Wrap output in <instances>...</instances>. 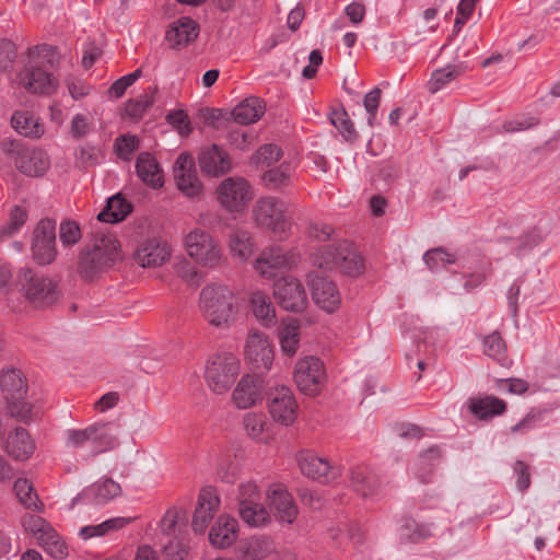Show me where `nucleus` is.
Masks as SVG:
<instances>
[{"label":"nucleus","instance_id":"obj_55","mask_svg":"<svg viewBox=\"0 0 560 560\" xmlns=\"http://www.w3.org/2000/svg\"><path fill=\"white\" fill-rule=\"evenodd\" d=\"M330 122L334 125L336 129L342 135L346 140H350L354 136L353 126L348 118L346 110L343 109H335L330 113L329 116Z\"/></svg>","mask_w":560,"mask_h":560},{"label":"nucleus","instance_id":"obj_14","mask_svg":"<svg viewBox=\"0 0 560 560\" xmlns=\"http://www.w3.org/2000/svg\"><path fill=\"white\" fill-rule=\"evenodd\" d=\"M296 462L304 476L322 483L335 482L341 476L338 465L331 464L326 457L318 456L310 450L299 452Z\"/></svg>","mask_w":560,"mask_h":560},{"label":"nucleus","instance_id":"obj_15","mask_svg":"<svg viewBox=\"0 0 560 560\" xmlns=\"http://www.w3.org/2000/svg\"><path fill=\"white\" fill-rule=\"evenodd\" d=\"M264 378L257 374H244L231 393V401L236 409L246 410L255 407L264 399Z\"/></svg>","mask_w":560,"mask_h":560},{"label":"nucleus","instance_id":"obj_5","mask_svg":"<svg viewBox=\"0 0 560 560\" xmlns=\"http://www.w3.org/2000/svg\"><path fill=\"white\" fill-rule=\"evenodd\" d=\"M240 358L231 351H219L208 357L203 378L209 390L215 395H224L235 384L241 374Z\"/></svg>","mask_w":560,"mask_h":560},{"label":"nucleus","instance_id":"obj_58","mask_svg":"<svg viewBox=\"0 0 560 560\" xmlns=\"http://www.w3.org/2000/svg\"><path fill=\"white\" fill-rule=\"evenodd\" d=\"M59 238L65 246L77 244L81 238L79 225L73 221H62L59 228Z\"/></svg>","mask_w":560,"mask_h":560},{"label":"nucleus","instance_id":"obj_4","mask_svg":"<svg viewBox=\"0 0 560 560\" xmlns=\"http://www.w3.org/2000/svg\"><path fill=\"white\" fill-rule=\"evenodd\" d=\"M311 259L315 266L322 269H337L350 277H358L364 270V260L361 254L348 241L322 245L312 254Z\"/></svg>","mask_w":560,"mask_h":560},{"label":"nucleus","instance_id":"obj_44","mask_svg":"<svg viewBox=\"0 0 560 560\" xmlns=\"http://www.w3.org/2000/svg\"><path fill=\"white\" fill-rule=\"evenodd\" d=\"M130 520L126 517H113L108 518L96 525H88L80 528L79 535L83 539H90L93 537H101L118 530L129 524Z\"/></svg>","mask_w":560,"mask_h":560},{"label":"nucleus","instance_id":"obj_61","mask_svg":"<svg viewBox=\"0 0 560 560\" xmlns=\"http://www.w3.org/2000/svg\"><path fill=\"white\" fill-rule=\"evenodd\" d=\"M141 74L142 71L137 69L129 74L122 75L112 84L109 93L116 98L121 97L126 90L131 86L141 77Z\"/></svg>","mask_w":560,"mask_h":560},{"label":"nucleus","instance_id":"obj_30","mask_svg":"<svg viewBox=\"0 0 560 560\" xmlns=\"http://www.w3.org/2000/svg\"><path fill=\"white\" fill-rule=\"evenodd\" d=\"M3 450L13 459L24 462L33 455L35 442L25 429L16 428L9 433Z\"/></svg>","mask_w":560,"mask_h":560},{"label":"nucleus","instance_id":"obj_49","mask_svg":"<svg viewBox=\"0 0 560 560\" xmlns=\"http://www.w3.org/2000/svg\"><path fill=\"white\" fill-rule=\"evenodd\" d=\"M423 260L431 270H436L450 264H454L456 259L453 254L446 252L444 248L438 247L427 250L423 255Z\"/></svg>","mask_w":560,"mask_h":560},{"label":"nucleus","instance_id":"obj_59","mask_svg":"<svg viewBox=\"0 0 560 560\" xmlns=\"http://www.w3.org/2000/svg\"><path fill=\"white\" fill-rule=\"evenodd\" d=\"M65 84L68 89L70 96L74 101H79L88 96L92 91V86L86 81L74 77L67 78L65 80Z\"/></svg>","mask_w":560,"mask_h":560},{"label":"nucleus","instance_id":"obj_53","mask_svg":"<svg viewBox=\"0 0 560 560\" xmlns=\"http://www.w3.org/2000/svg\"><path fill=\"white\" fill-rule=\"evenodd\" d=\"M26 211L22 207L15 206L10 212V220L8 224L0 229V241L16 233L26 222Z\"/></svg>","mask_w":560,"mask_h":560},{"label":"nucleus","instance_id":"obj_10","mask_svg":"<svg viewBox=\"0 0 560 560\" xmlns=\"http://www.w3.org/2000/svg\"><path fill=\"white\" fill-rule=\"evenodd\" d=\"M184 245L187 255L202 267L215 268L224 258L219 243L210 233L201 229L190 231L185 236Z\"/></svg>","mask_w":560,"mask_h":560},{"label":"nucleus","instance_id":"obj_13","mask_svg":"<svg viewBox=\"0 0 560 560\" xmlns=\"http://www.w3.org/2000/svg\"><path fill=\"white\" fill-rule=\"evenodd\" d=\"M217 199L229 212H241L253 199L252 187L243 177H226L217 188Z\"/></svg>","mask_w":560,"mask_h":560},{"label":"nucleus","instance_id":"obj_19","mask_svg":"<svg viewBox=\"0 0 560 560\" xmlns=\"http://www.w3.org/2000/svg\"><path fill=\"white\" fill-rule=\"evenodd\" d=\"M273 295L279 305L287 311H303L307 303L303 285L291 276L281 277L275 282Z\"/></svg>","mask_w":560,"mask_h":560},{"label":"nucleus","instance_id":"obj_41","mask_svg":"<svg viewBox=\"0 0 560 560\" xmlns=\"http://www.w3.org/2000/svg\"><path fill=\"white\" fill-rule=\"evenodd\" d=\"M131 203L120 194L107 199L106 207L97 214V219L105 223H118L131 212Z\"/></svg>","mask_w":560,"mask_h":560},{"label":"nucleus","instance_id":"obj_1","mask_svg":"<svg viewBox=\"0 0 560 560\" xmlns=\"http://www.w3.org/2000/svg\"><path fill=\"white\" fill-rule=\"evenodd\" d=\"M31 62L19 73V84L31 93L49 95L58 88V80L49 72L57 67L59 54L50 45L37 46L30 52Z\"/></svg>","mask_w":560,"mask_h":560},{"label":"nucleus","instance_id":"obj_7","mask_svg":"<svg viewBox=\"0 0 560 560\" xmlns=\"http://www.w3.org/2000/svg\"><path fill=\"white\" fill-rule=\"evenodd\" d=\"M121 259L118 240L114 234H102L94 238L92 247L81 258V272L85 278L112 267Z\"/></svg>","mask_w":560,"mask_h":560},{"label":"nucleus","instance_id":"obj_32","mask_svg":"<svg viewBox=\"0 0 560 560\" xmlns=\"http://www.w3.org/2000/svg\"><path fill=\"white\" fill-rule=\"evenodd\" d=\"M198 30V24L192 19L180 18L170 25L166 40L172 48L186 46L197 38Z\"/></svg>","mask_w":560,"mask_h":560},{"label":"nucleus","instance_id":"obj_50","mask_svg":"<svg viewBox=\"0 0 560 560\" xmlns=\"http://www.w3.org/2000/svg\"><path fill=\"white\" fill-rule=\"evenodd\" d=\"M14 491L19 501L28 509H36L38 503L37 494L30 481L25 478H19L14 482Z\"/></svg>","mask_w":560,"mask_h":560},{"label":"nucleus","instance_id":"obj_37","mask_svg":"<svg viewBox=\"0 0 560 560\" xmlns=\"http://www.w3.org/2000/svg\"><path fill=\"white\" fill-rule=\"evenodd\" d=\"M11 126L18 133L28 138H40L45 132L39 118L28 110L15 112L11 117Z\"/></svg>","mask_w":560,"mask_h":560},{"label":"nucleus","instance_id":"obj_21","mask_svg":"<svg viewBox=\"0 0 560 560\" xmlns=\"http://www.w3.org/2000/svg\"><path fill=\"white\" fill-rule=\"evenodd\" d=\"M198 163L201 172L212 177L222 176L232 168L230 154L218 144L203 145L198 154Z\"/></svg>","mask_w":560,"mask_h":560},{"label":"nucleus","instance_id":"obj_63","mask_svg":"<svg viewBox=\"0 0 560 560\" xmlns=\"http://www.w3.org/2000/svg\"><path fill=\"white\" fill-rule=\"evenodd\" d=\"M380 101L381 90L378 88H374L364 96L363 105L368 113V122L370 126H373L376 119V113L380 105Z\"/></svg>","mask_w":560,"mask_h":560},{"label":"nucleus","instance_id":"obj_9","mask_svg":"<svg viewBox=\"0 0 560 560\" xmlns=\"http://www.w3.org/2000/svg\"><path fill=\"white\" fill-rule=\"evenodd\" d=\"M19 283L25 299L36 307H44L57 301V283L49 277L30 268L21 269Z\"/></svg>","mask_w":560,"mask_h":560},{"label":"nucleus","instance_id":"obj_46","mask_svg":"<svg viewBox=\"0 0 560 560\" xmlns=\"http://www.w3.org/2000/svg\"><path fill=\"white\" fill-rule=\"evenodd\" d=\"M238 509L242 520L249 526L259 527L266 525L270 521V514L261 500Z\"/></svg>","mask_w":560,"mask_h":560},{"label":"nucleus","instance_id":"obj_31","mask_svg":"<svg viewBox=\"0 0 560 560\" xmlns=\"http://www.w3.org/2000/svg\"><path fill=\"white\" fill-rule=\"evenodd\" d=\"M220 505V499L211 489H205L199 494L191 526L196 533H203Z\"/></svg>","mask_w":560,"mask_h":560},{"label":"nucleus","instance_id":"obj_51","mask_svg":"<svg viewBox=\"0 0 560 560\" xmlns=\"http://www.w3.org/2000/svg\"><path fill=\"white\" fill-rule=\"evenodd\" d=\"M540 241V232L536 229H533L520 237L512 240L511 249L520 256L538 245Z\"/></svg>","mask_w":560,"mask_h":560},{"label":"nucleus","instance_id":"obj_42","mask_svg":"<svg viewBox=\"0 0 560 560\" xmlns=\"http://www.w3.org/2000/svg\"><path fill=\"white\" fill-rule=\"evenodd\" d=\"M293 171L292 164L283 161L280 165L267 170L262 175V182L270 189L284 187L289 185Z\"/></svg>","mask_w":560,"mask_h":560},{"label":"nucleus","instance_id":"obj_27","mask_svg":"<svg viewBox=\"0 0 560 560\" xmlns=\"http://www.w3.org/2000/svg\"><path fill=\"white\" fill-rule=\"evenodd\" d=\"M238 537V522L230 515H220L209 532L210 544L219 549L232 546Z\"/></svg>","mask_w":560,"mask_h":560},{"label":"nucleus","instance_id":"obj_18","mask_svg":"<svg viewBox=\"0 0 560 560\" xmlns=\"http://www.w3.org/2000/svg\"><path fill=\"white\" fill-rule=\"evenodd\" d=\"M298 256L280 247L265 249L254 262V269L264 278L273 279L281 271L295 266Z\"/></svg>","mask_w":560,"mask_h":560},{"label":"nucleus","instance_id":"obj_3","mask_svg":"<svg viewBox=\"0 0 560 560\" xmlns=\"http://www.w3.org/2000/svg\"><path fill=\"white\" fill-rule=\"evenodd\" d=\"M65 446L84 458H92L118 445L116 428L108 422H96L83 429H68Z\"/></svg>","mask_w":560,"mask_h":560},{"label":"nucleus","instance_id":"obj_38","mask_svg":"<svg viewBox=\"0 0 560 560\" xmlns=\"http://www.w3.org/2000/svg\"><path fill=\"white\" fill-rule=\"evenodd\" d=\"M350 483L363 498L374 497L380 489L377 478L369 471L366 466H357L351 469Z\"/></svg>","mask_w":560,"mask_h":560},{"label":"nucleus","instance_id":"obj_52","mask_svg":"<svg viewBox=\"0 0 560 560\" xmlns=\"http://www.w3.org/2000/svg\"><path fill=\"white\" fill-rule=\"evenodd\" d=\"M262 498L261 490L256 481L247 480L238 486L237 501L238 508L248 505Z\"/></svg>","mask_w":560,"mask_h":560},{"label":"nucleus","instance_id":"obj_22","mask_svg":"<svg viewBox=\"0 0 560 560\" xmlns=\"http://www.w3.org/2000/svg\"><path fill=\"white\" fill-rule=\"evenodd\" d=\"M121 488L119 483L110 478H102L83 489L73 500L77 503L103 505L119 495Z\"/></svg>","mask_w":560,"mask_h":560},{"label":"nucleus","instance_id":"obj_29","mask_svg":"<svg viewBox=\"0 0 560 560\" xmlns=\"http://www.w3.org/2000/svg\"><path fill=\"white\" fill-rule=\"evenodd\" d=\"M136 173L139 179L152 189L164 185V172L158 160L149 152H141L136 161Z\"/></svg>","mask_w":560,"mask_h":560},{"label":"nucleus","instance_id":"obj_23","mask_svg":"<svg viewBox=\"0 0 560 560\" xmlns=\"http://www.w3.org/2000/svg\"><path fill=\"white\" fill-rule=\"evenodd\" d=\"M310 285L312 299L327 313L335 312L341 302V296L337 285L327 277L311 275Z\"/></svg>","mask_w":560,"mask_h":560},{"label":"nucleus","instance_id":"obj_60","mask_svg":"<svg viewBox=\"0 0 560 560\" xmlns=\"http://www.w3.org/2000/svg\"><path fill=\"white\" fill-rule=\"evenodd\" d=\"M23 526L30 533H32L38 540L39 536L50 532L52 527L43 517L38 515H27L23 518Z\"/></svg>","mask_w":560,"mask_h":560},{"label":"nucleus","instance_id":"obj_17","mask_svg":"<svg viewBox=\"0 0 560 560\" xmlns=\"http://www.w3.org/2000/svg\"><path fill=\"white\" fill-rule=\"evenodd\" d=\"M56 224L52 220H40L33 232L32 253L33 258L39 265L50 264L57 255Z\"/></svg>","mask_w":560,"mask_h":560},{"label":"nucleus","instance_id":"obj_39","mask_svg":"<svg viewBox=\"0 0 560 560\" xmlns=\"http://www.w3.org/2000/svg\"><path fill=\"white\" fill-rule=\"evenodd\" d=\"M265 113V104L258 97H248L237 104L233 112V118L241 125L256 122Z\"/></svg>","mask_w":560,"mask_h":560},{"label":"nucleus","instance_id":"obj_34","mask_svg":"<svg viewBox=\"0 0 560 560\" xmlns=\"http://www.w3.org/2000/svg\"><path fill=\"white\" fill-rule=\"evenodd\" d=\"M300 322L293 317H285L278 327V339L281 351L292 358L298 352L300 346Z\"/></svg>","mask_w":560,"mask_h":560},{"label":"nucleus","instance_id":"obj_25","mask_svg":"<svg viewBox=\"0 0 560 560\" xmlns=\"http://www.w3.org/2000/svg\"><path fill=\"white\" fill-rule=\"evenodd\" d=\"M171 257L170 246L158 238L142 242L136 253L135 260L142 268H155L163 265Z\"/></svg>","mask_w":560,"mask_h":560},{"label":"nucleus","instance_id":"obj_6","mask_svg":"<svg viewBox=\"0 0 560 560\" xmlns=\"http://www.w3.org/2000/svg\"><path fill=\"white\" fill-rule=\"evenodd\" d=\"M253 211L256 223L271 232L276 238L284 240L290 235L292 218L289 206L283 200L276 197L260 198Z\"/></svg>","mask_w":560,"mask_h":560},{"label":"nucleus","instance_id":"obj_48","mask_svg":"<svg viewBox=\"0 0 560 560\" xmlns=\"http://www.w3.org/2000/svg\"><path fill=\"white\" fill-rule=\"evenodd\" d=\"M505 342L498 332H492L483 339V352L486 355L503 362L505 359Z\"/></svg>","mask_w":560,"mask_h":560},{"label":"nucleus","instance_id":"obj_28","mask_svg":"<svg viewBox=\"0 0 560 560\" xmlns=\"http://www.w3.org/2000/svg\"><path fill=\"white\" fill-rule=\"evenodd\" d=\"M242 427L246 435L257 443L267 444L272 440V424L262 411L246 412L242 418Z\"/></svg>","mask_w":560,"mask_h":560},{"label":"nucleus","instance_id":"obj_56","mask_svg":"<svg viewBox=\"0 0 560 560\" xmlns=\"http://www.w3.org/2000/svg\"><path fill=\"white\" fill-rule=\"evenodd\" d=\"M138 148L139 140L133 135H124L115 140L116 152L125 161H129Z\"/></svg>","mask_w":560,"mask_h":560},{"label":"nucleus","instance_id":"obj_2","mask_svg":"<svg viewBox=\"0 0 560 560\" xmlns=\"http://www.w3.org/2000/svg\"><path fill=\"white\" fill-rule=\"evenodd\" d=\"M198 306L202 318L215 328H229L238 313L235 292L223 283H210L203 287L199 294Z\"/></svg>","mask_w":560,"mask_h":560},{"label":"nucleus","instance_id":"obj_35","mask_svg":"<svg viewBox=\"0 0 560 560\" xmlns=\"http://www.w3.org/2000/svg\"><path fill=\"white\" fill-rule=\"evenodd\" d=\"M469 411L479 420H490L502 415L506 404L494 396L474 397L468 400Z\"/></svg>","mask_w":560,"mask_h":560},{"label":"nucleus","instance_id":"obj_20","mask_svg":"<svg viewBox=\"0 0 560 560\" xmlns=\"http://www.w3.org/2000/svg\"><path fill=\"white\" fill-rule=\"evenodd\" d=\"M174 178L177 188L188 198L198 196L202 185L197 176L194 158L180 153L174 164Z\"/></svg>","mask_w":560,"mask_h":560},{"label":"nucleus","instance_id":"obj_33","mask_svg":"<svg viewBox=\"0 0 560 560\" xmlns=\"http://www.w3.org/2000/svg\"><path fill=\"white\" fill-rule=\"evenodd\" d=\"M249 308L261 326L270 328L276 325V310L270 296L266 292L260 290L253 291L249 296Z\"/></svg>","mask_w":560,"mask_h":560},{"label":"nucleus","instance_id":"obj_64","mask_svg":"<svg viewBox=\"0 0 560 560\" xmlns=\"http://www.w3.org/2000/svg\"><path fill=\"white\" fill-rule=\"evenodd\" d=\"M153 104V96L142 94L127 103L126 110L132 117H140Z\"/></svg>","mask_w":560,"mask_h":560},{"label":"nucleus","instance_id":"obj_12","mask_svg":"<svg viewBox=\"0 0 560 560\" xmlns=\"http://www.w3.org/2000/svg\"><path fill=\"white\" fill-rule=\"evenodd\" d=\"M267 408L271 419L283 427L294 423L299 415V404L293 390L279 385L269 389Z\"/></svg>","mask_w":560,"mask_h":560},{"label":"nucleus","instance_id":"obj_62","mask_svg":"<svg viewBox=\"0 0 560 560\" xmlns=\"http://www.w3.org/2000/svg\"><path fill=\"white\" fill-rule=\"evenodd\" d=\"M93 130V122L83 114H75L72 117L70 132L73 138L80 139Z\"/></svg>","mask_w":560,"mask_h":560},{"label":"nucleus","instance_id":"obj_24","mask_svg":"<svg viewBox=\"0 0 560 560\" xmlns=\"http://www.w3.org/2000/svg\"><path fill=\"white\" fill-rule=\"evenodd\" d=\"M270 509L281 523L292 524L298 516V508L292 495L282 485H272L267 491Z\"/></svg>","mask_w":560,"mask_h":560},{"label":"nucleus","instance_id":"obj_11","mask_svg":"<svg viewBox=\"0 0 560 560\" xmlns=\"http://www.w3.org/2000/svg\"><path fill=\"white\" fill-rule=\"evenodd\" d=\"M293 380L301 393L316 396L324 388L327 380L324 363L316 357L307 355L296 361Z\"/></svg>","mask_w":560,"mask_h":560},{"label":"nucleus","instance_id":"obj_43","mask_svg":"<svg viewBox=\"0 0 560 560\" xmlns=\"http://www.w3.org/2000/svg\"><path fill=\"white\" fill-rule=\"evenodd\" d=\"M432 534L431 525L417 523L411 518L405 520L399 527V539L406 544H417L432 536Z\"/></svg>","mask_w":560,"mask_h":560},{"label":"nucleus","instance_id":"obj_40","mask_svg":"<svg viewBox=\"0 0 560 560\" xmlns=\"http://www.w3.org/2000/svg\"><path fill=\"white\" fill-rule=\"evenodd\" d=\"M468 69L464 62L447 65L432 72L428 82V90L436 93L444 89L450 82L459 78Z\"/></svg>","mask_w":560,"mask_h":560},{"label":"nucleus","instance_id":"obj_54","mask_svg":"<svg viewBox=\"0 0 560 560\" xmlns=\"http://www.w3.org/2000/svg\"><path fill=\"white\" fill-rule=\"evenodd\" d=\"M281 156V150L276 144H265L258 149L254 155V162L257 165L270 167L279 161Z\"/></svg>","mask_w":560,"mask_h":560},{"label":"nucleus","instance_id":"obj_36","mask_svg":"<svg viewBox=\"0 0 560 560\" xmlns=\"http://www.w3.org/2000/svg\"><path fill=\"white\" fill-rule=\"evenodd\" d=\"M228 247L233 258L242 262L248 261L256 252V243L250 232L235 230L229 236Z\"/></svg>","mask_w":560,"mask_h":560},{"label":"nucleus","instance_id":"obj_57","mask_svg":"<svg viewBox=\"0 0 560 560\" xmlns=\"http://www.w3.org/2000/svg\"><path fill=\"white\" fill-rule=\"evenodd\" d=\"M174 272L184 281L190 284L198 283V272L196 267L185 257H178L174 265Z\"/></svg>","mask_w":560,"mask_h":560},{"label":"nucleus","instance_id":"obj_45","mask_svg":"<svg viewBox=\"0 0 560 560\" xmlns=\"http://www.w3.org/2000/svg\"><path fill=\"white\" fill-rule=\"evenodd\" d=\"M439 460V448L431 447L418 457V459L412 464L411 469L422 482H429L431 480L433 469L438 465Z\"/></svg>","mask_w":560,"mask_h":560},{"label":"nucleus","instance_id":"obj_8","mask_svg":"<svg viewBox=\"0 0 560 560\" xmlns=\"http://www.w3.org/2000/svg\"><path fill=\"white\" fill-rule=\"evenodd\" d=\"M0 386L13 417L21 421H30L37 415L35 407L25 399L27 386L20 371L15 369L3 371L0 374Z\"/></svg>","mask_w":560,"mask_h":560},{"label":"nucleus","instance_id":"obj_47","mask_svg":"<svg viewBox=\"0 0 560 560\" xmlns=\"http://www.w3.org/2000/svg\"><path fill=\"white\" fill-rule=\"evenodd\" d=\"M37 541L54 558L62 559L68 555L66 542L54 528L49 533L46 532V534L39 536Z\"/></svg>","mask_w":560,"mask_h":560},{"label":"nucleus","instance_id":"obj_26","mask_svg":"<svg viewBox=\"0 0 560 560\" xmlns=\"http://www.w3.org/2000/svg\"><path fill=\"white\" fill-rule=\"evenodd\" d=\"M16 167L27 176H40L50 166L48 154L34 148H21L15 155Z\"/></svg>","mask_w":560,"mask_h":560},{"label":"nucleus","instance_id":"obj_16","mask_svg":"<svg viewBox=\"0 0 560 560\" xmlns=\"http://www.w3.org/2000/svg\"><path fill=\"white\" fill-rule=\"evenodd\" d=\"M244 358L254 370L269 371L273 362V350L268 337L256 329L248 332L244 345Z\"/></svg>","mask_w":560,"mask_h":560}]
</instances>
